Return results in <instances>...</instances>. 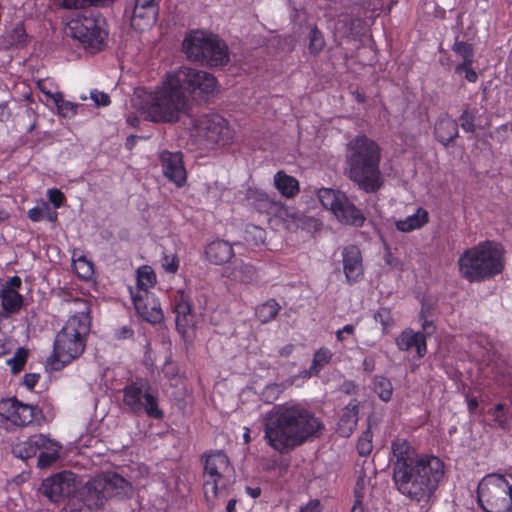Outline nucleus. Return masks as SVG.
Here are the masks:
<instances>
[{
	"mask_svg": "<svg viewBox=\"0 0 512 512\" xmlns=\"http://www.w3.org/2000/svg\"><path fill=\"white\" fill-rule=\"evenodd\" d=\"M84 349V338L61 329L54 341L53 356L62 365H66L78 358Z\"/></svg>",
	"mask_w": 512,
	"mask_h": 512,
	"instance_id": "f3484780",
	"label": "nucleus"
},
{
	"mask_svg": "<svg viewBox=\"0 0 512 512\" xmlns=\"http://www.w3.org/2000/svg\"><path fill=\"white\" fill-rule=\"evenodd\" d=\"M372 438H373L372 431H371L370 427H368L362 433V435L360 436L358 443H357V450L361 456H366V455L370 454V452L372 451V448H373Z\"/></svg>",
	"mask_w": 512,
	"mask_h": 512,
	"instance_id": "49530a36",
	"label": "nucleus"
},
{
	"mask_svg": "<svg viewBox=\"0 0 512 512\" xmlns=\"http://www.w3.org/2000/svg\"><path fill=\"white\" fill-rule=\"evenodd\" d=\"M39 378L40 375L38 373H26L23 377V383L28 389H33Z\"/></svg>",
	"mask_w": 512,
	"mask_h": 512,
	"instance_id": "4d7b16f0",
	"label": "nucleus"
},
{
	"mask_svg": "<svg viewBox=\"0 0 512 512\" xmlns=\"http://www.w3.org/2000/svg\"><path fill=\"white\" fill-rule=\"evenodd\" d=\"M264 439L279 453H287L317 437L324 424L299 404L274 406L264 417Z\"/></svg>",
	"mask_w": 512,
	"mask_h": 512,
	"instance_id": "f257e3e1",
	"label": "nucleus"
},
{
	"mask_svg": "<svg viewBox=\"0 0 512 512\" xmlns=\"http://www.w3.org/2000/svg\"><path fill=\"white\" fill-rule=\"evenodd\" d=\"M443 476V462L435 456H426L393 480L402 495L412 501L422 502L430 499Z\"/></svg>",
	"mask_w": 512,
	"mask_h": 512,
	"instance_id": "20e7f679",
	"label": "nucleus"
},
{
	"mask_svg": "<svg viewBox=\"0 0 512 512\" xmlns=\"http://www.w3.org/2000/svg\"><path fill=\"white\" fill-rule=\"evenodd\" d=\"M137 281L139 288L147 290L155 284L156 275L151 267L145 265L138 269Z\"/></svg>",
	"mask_w": 512,
	"mask_h": 512,
	"instance_id": "79ce46f5",
	"label": "nucleus"
},
{
	"mask_svg": "<svg viewBox=\"0 0 512 512\" xmlns=\"http://www.w3.org/2000/svg\"><path fill=\"white\" fill-rule=\"evenodd\" d=\"M186 57L210 68L226 66L230 61L229 48L218 35L196 30L185 37L182 43Z\"/></svg>",
	"mask_w": 512,
	"mask_h": 512,
	"instance_id": "423d86ee",
	"label": "nucleus"
},
{
	"mask_svg": "<svg viewBox=\"0 0 512 512\" xmlns=\"http://www.w3.org/2000/svg\"><path fill=\"white\" fill-rule=\"evenodd\" d=\"M133 336V330L128 327H122L116 332V337L118 339H127Z\"/></svg>",
	"mask_w": 512,
	"mask_h": 512,
	"instance_id": "0e129e2a",
	"label": "nucleus"
},
{
	"mask_svg": "<svg viewBox=\"0 0 512 512\" xmlns=\"http://www.w3.org/2000/svg\"><path fill=\"white\" fill-rule=\"evenodd\" d=\"M420 320L422 321V328L427 333L430 334L432 332L433 328V322L428 319V316H425V310L424 307L421 308L420 311Z\"/></svg>",
	"mask_w": 512,
	"mask_h": 512,
	"instance_id": "052dcab7",
	"label": "nucleus"
},
{
	"mask_svg": "<svg viewBox=\"0 0 512 512\" xmlns=\"http://www.w3.org/2000/svg\"><path fill=\"white\" fill-rule=\"evenodd\" d=\"M453 51L461 56L463 60L473 62L474 50L472 45L463 41H456L453 45Z\"/></svg>",
	"mask_w": 512,
	"mask_h": 512,
	"instance_id": "de8ad7c7",
	"label": "nucleus"
},
{
	"mask_svg": "<svg viewBox=\"0 0 512 512\" xmlns=\"http://www.w3.org/2000/svg\"><path fill=\"white\" fill-rule=\"evenodd\" d=\"M396 344L402 351H409L415 348L418 357H423L427 351L425 335L421 332H414L411 329L404 330L396 338Z\"/></svg>",
	"mask_w": 512,
	"mask_h": 512,
	"instance_id": "393cba45",
	"label": "nucleus"
},
{
	"mask_svg": "<svg viewBox=\"0 0 512 512\" xmlns=\"http://www.w3.org/2000/svg\"><path fill=\"white\" fill-rule=\"evenodd\" d=\"M74 269L81 278H89L93 273V265L85 258L80 257L74 261Z\"/></svg>",
	"mask_w": 512,
	"mask_h": 512,
	"instance_id": "09e8293b",
	"label": "nucleus"
},
{
	"mask_svg": "<svg viewBox=\"0 0 512 512\" xmlns=\"http://www.w3.org/2000/svg\"><path fill=\"white\" fill-rule=\"evenodd\" d=\"M457 263L463 278L469 282H480L502 272L503 250L495 242L484 241L465 250Z\"/></svg>",
	"mask_w": 512,
	"mask_h": 512,
	"instance_id": "39448f33",
	"label": "nucleus"
},
{
	"mask_svg": "<svg viewBox=\"0 0 512 512\" xmlns=\"http://www.w3.org/2000/svg\"><path fill=\"white\" fill-rule=\"evenodd\" d=\"M373 389L379 398L385 402L392 397L393 387L389 379L383 376H376L373 381Z\"/></svg>",
	"mask_w": 512,
	"mask_h": 512,
	"instance_id": "a19ab883",
	"label": "nucleus"
},
{
	"mask_svg": "<svg viewBox=\"0 0 512 512\" xmlns=\"http://www.w3.org/2000/svg\"><path fill=\"white\" fill-rule=\"evenodd\" d=\"M160 0H136L135 7H141L147 10H152L157 13V5Z\"/></svg>",
	"mask_w": 512,
	"mask_h": 512,
	"instance_id": "6e6d98bb",
	"label": "nucleus"
},
{
	"mask_svg": "<svg viewBox=\"0 0 512 512\" xmlns=\"http://www.w3.org/2000/svg\"><path fill=\"white\" fill-rule=\"evenodd\" d=\"M162 267L168 273H176L179 267V260L176 255H164L162 258Z\"/></svg>",
	"mask_w": 512,
	"mask_h": 512,
	"instance_id": "603ef678",
	"label": "nucleus"
},
{
	"mask_svg": "<svg viewBox=\"0 0 512 512\" xmlns=\"http://www.w3.org/2000/svg\"><path fill=\"white\" fill-rule=\"evenodd\" d=\"M156 14L157 13L153 12L151 9L147 10L140 6L134 7L131 17V26L136 30L143 31L155 23Z\"/></svg>",
	"mask_w": 512,
	"mask_h": 512,
	"instance_id": "72a5a7b5",
	"label": "nucleus"
},
{
	"mask_svg": "<svg viewBox=\"0 0 512 512\" xmlns=\"http://www.w3.org/2000/svg\"><path fill=\"white\" fill-rule=\"evenodd\" d=\"M325 46V41L322 32L314 27L309 35V50L312 54L320 53Z\"/></svg>",
	"mask_w": 512,
	"mask_h": 512,
	"instance_id": "a18cd8bd",
	"label": "nucleus"
},
{
	"mask_svg": "<svg viewBox=\"0 0 512 512\" xmlns=\"http://www.w3.org/2000/svg\"><path fill=\"white\" fill-rule=\"evenodd\" d=\"M197 137L206 147L225 145L234 137L227 120L219 114L202 115L193 124Z\"/></svg>",
	"mask_w": 512,
	"mask_h": 512,
	"instance_id": "f8f14e48",
	"label": "nucleus"
},
{
	"mask_svg": "<svg viewBox=\"0 0 512 512\" xmlns=\"http://www.w3.org/2000/svg\"><path fill=\"white\" fill-rule=\"evenodd\" d=\"M460 126L462 127V129L466 132H470V133H473L475 132V124H474V121H475V114L474 112L470 111L469 109H465L460 118Z\"/></svg>",
	"mask_w": 512,
	"mask_h": 512,
	"instance_id": "8fccbe9b",
	"label": "nucleus"
},
{
	"mask_svg": "<svg viewBox=\"0 0 512 512\" xmlns=\"http://www.w3.org/2000/svg\"><path fill=\"white\" fill-rule=\"evenodd\" d=\"M62 330L84 338L90 330V317L88 312H81L70 317Z\"/></svg>",
	"mask_w": 512,
	"mask_h": 512,
	"instance_id": "473e14b6",
	"label": "nucleus"
},
{
	"mask_svg": "<svg viewBox=\"0 0 512 512\" xmlns=\"http://www.w3.org/2000/svg\"><path fill=\"white\" fill-rule=\"evenodd\" d=\"M293 350H294V345L287 344L284 347H282L281 349H279L278 355L280 357H289L292 354Z\"/></svg>",
	"mask_w": 512,
	"mask_h": 512,
	"instance_id": "69168bd1",
	"label": "nucleus"
},
{
	"mask_svg": "<svg viewBox=\"0 0 512 512\" xmlns=\"http://www.w3.org/2000/svg\"><path fill=\"white\" fill-rule=\"evenodd\" d=\"M21 284H22L21 278L18 276H13L12 278H10L8 280V282L6 283V285H4V287L2 289H10L12 291H17V289H19L21 287Z\"/></svg>",
	"mask_w": 512,
	"mask_h": 512,
	"instance_id": "e2e57ef3",
	"label": "nucleus"
},
{
	"mask_svg": "<svg viewBox=\"0 0 512 512\" xmlns=\"http://www.w3.org/2000/svg\"><path fill=\"white\" fill-rule=\"evenodd\" d=\"M27 357L28 351L25 348L20 347L17 349L13 357L7 359L6 363L11 367V372L13 374H18L24 368Z\"/></svg>",
	"mask_w": 512,
	"mask_h": 512,
	"instance_id": "37998d69",
	"label": "nucleus"
},
{
	"mask_svg": "<svg viewBox=\"0 0 512 512\" xmlns=\"http://www.w3.org/2000/svg\"><path fill=\"white\" fill-rule=\"evenodd\" d=\"M205 255L212 264L223 265L233 257L234 252L227 241L215 240L206 246Z\"/></svg>",
	"mask_w": 512,
	"mask_h": 512,
	"instance_id": "bb28decb",
	"label": "nucleus"
},
{
	"mask_svg": "<svg viewBox=\"0 0 512 512\" xmlns=\"http://www.w3.org/2000/svg\"><path fill=\"white\" fill-rule=\"evenodd\" d=\"M333 353L330 349L326 347H322L318 349L314 355L312 364L309 369L306 371V376H317L320 371L330 363L332 359Z\"/></svg>",
	"mask_w": 512,
	"mask_h": 512,
	"instance_id": "f704fd0d",
	"label": "nucleus"
},
{
	"mask_svg": "<svg viewBox=\"0 0 512 512\" xmlns=\"http://www.w3.org/2000/svg\"><path fill=\"white\" fill-rule=\"evenodd\" d=\"M123 403L135 414L145 413L151 418L161 419L163 411L158 406L157 395L143 382H132L123 388Z\"/></svg>",
	"mask_w": 512,
	"mask_h": 512,
	"instance_id": "9b49d317",
	"label": "nucleus"
},
{
	"mask_svg": "<svg viewBox=\"0 0 512 512\" xmlns=\"http://www.w3.org/2000/svg\"><path fill=\"white\" fill-rule=\"evenodd\" d=\"M90 97L98 106H107L110 103L108 94L104 92L94 90L91 92Z\"/></svg>",
	"mask_w": 512,
	"mask_h": 512,
	"instance_id": "5fc2aeb1",
	"label": "nucleus"
},
{
	"mask_svg": "<svg viewBox=\"0 0 512 512\" xmlns=\"http://www.w3.org/2000/svg\"><path fill=\"white\" fill-rule=\"evenodd\" d=\"M173 306L177 332L186 343H191L194 339L196 316L192 312L189 297L183 291H177Z\"/></svg>",
	"mask_w": 512,
	"mask_h": 512,
	"instance_id": "dca6fc26",
	"label": "nucleus"
},
{
	"mask_svg": "<svg viewBox=\"0 0 512 512\" xmlns=\"http://www.w3.org/2000/svg\"><path fill=\"white\" fill-rule=\"evenodd\" d=\"M48 198L55 208H60L64 205L65 196L59 189H50L48 191Z\"/></svg>",
	"mask_w": 512,
	"mask_h": 512,
	"instance_id": "864d4df0",
	"label": "nucleus"
},
{
	"mask_svg": "<svg viewBox=\"0 0 512 512\" xmlns=\"http://www.w3.org/2000/svg\"><path fill=\"white\" fill-rule=\"evenodd\" d=\"M300 512H320L318 502H310L306 507L302 508Z\"/></svg>",
	"mask_w": 512,
	"mask_h": 512,
	"instance_id": "774afa93",
	"label": "nucleus"
},
{
	"mask_svg": "<svg viewBox=\"0 0 512 512\" xmlns=\"http://www.w3.org/2000/svg\"><path fill=\"white\" fill-rule=\"evenodd\" d=\"M374 319L379 322L383 330L388 329L392 325L391 312L388 308H381L374 314Z\"/></svg>",
	"mask_w": 512,
	"mask_h": 512,
	"instance_id": "3c124183",
	"label": "nucleus"
},
{
	"mask_svg": "<svg viewBox=\"0 0 512 512\" xmlns=\"http://www.w3.org/2000/svg\"><path fill=\"white\" fill-rule=\"evenodd\" d=\"M26 38V33L21 24L17 25L13 30V40L17 43H23Z\"/></svg>",
	"mask_w": 512,
	"mask_h": 512,
	"instance_id": "680f3d73",
	"label": "nucleus"
},
{
	"mask_svg": "<svg viewBox=\"0 0 512 512\" xmlns=\"http://www.w3.org/2000/svg\"><path fill=\"white\" fill-rule=\"evenodd\" d=\"M340 196L346 195L340 191H336L330 188H321L318 191L319 201L326 209L331 210L333 214H335L337 208L340 205V202H342Z\"/></svg>",
	"mask_w": 512,
	"mask_h": 512,
	"instance_id": "c9c22d12",
	"label": "nucleus"
},
{
	"mask_svg": "<svg viewBox=\"0 0 512 512\" xmlns=\"http://www.w3.org/2000/svg\"><path fill=\"white\" fill-rule=\"evenodd\" d=\"M276 189L286 198H292L299 192V183L296 178L278 171L274 176Z\"/></svg>",
	"mask_w": 512,
	"mask_h": 512,
	"instance_id": "2f4dec72",
	"label": "nucleus"
},
{
	"mask_svg": "<svg viewBox=\"0 0 512 512\" xmlns=\"http://www.w3.org/2000/svg\"><path fill=\"white\" fill-rule=\"evenodd\" d=\"M492 415L494 417V421L498 424L500 428H502L503 430L510 429V423L504 413H492Z\"/></svg>",
	"mask_w": 512,
	"mask_h": 512,
	"instance_id": "bf43d9fd",
	"label": "nucleus"
},
{
	"mask_svg": "<svg viewBox=\"0 0 512 512\" xmlns=\"http://www.w3.org/2000/svg\"><path fill=\"white\" fill-rule=\"evenodd\" d=\"M391 449L392 457L390 458V462L393 467V479L420 463L423 457L419 456L410 443L403 439L393 441Z\"/></svg>",
	"mask_w": 512,
	"mask_h": 512,
	"instance_id": "a211bd4d",
	"label": "nucleus"
},
{
	"mask_svg": "<svg viewBox=\"0 0 512 512\" xmlns=\"http://www.w3.org/2000/svg\"><path fill=\"white\" fill-rule=\"evenodd\" d=\"M170 75L173 83L186 94L213 95L217 91V80L207 71L183 66Z\"/></svg>",
	"mask_w": 512,
	"mask_h": 512,
	"instance_id": "ddd939ff",
	"label": "nucleus"
},
{
	"mask_svg": "<svg viewBox=\"0 0 512 512\" xmlns=\"http://www.w3.org/2000/svg\"><path fill=\"white\" fill-rule=\"evenodd\" d=\"M1 307L0 317H9L17 313L23 305V296L17 291L10 289H1Z\"/></svg>",
	"mask_w": 512,
	"mask_h": 512,
	"instance_id": "c756f323",
	"label": "nucleus"
},
{
	"mask_svg": "<svg viewBox=\"0 0 512 512\" xmlns=\"http://www.w3.org/2000/svg\"><path fill=\"white\" fill-rule=\"evenodd\" d=\"M359 402L351 400L343 409L338 421L337 432L342 437H349L355 430L358 422Z\"/></svg>",
	"mask_w": 512,
	"mask_h": 512,
	"instance_id": "b1692460",
	"label": "nucleus"
},
{
	"mask_svg": "<svg viewBox=\"0 0 512 512\" xmlns=\"http://www.w3.org/2000/svg\"><path fill=\"white\" fill-rule=\"evenodd\" d=\"M428 212L423 208H418L413 215L407 216L403 220L395 222L398 231L409 233L422 228L428 222Z\"/></svg>",
	"mask_w": 512,
	"mask_h": 512,
	"instance_id": "7c9ffc66",
	"label": "nucleus"
},
{
	"mask_svg": "<svg viewBox=\"0 0 512 512\" xmlns=\"http://www.w3.org/2000/svg\"><path fill=\"white\" fill-rule=\"evenodd\" d=\"M54 445V440L47 438L46 436L39 434L28 438L25 441L19 442L12 448V453L17 458L26 460L34 457L37 452H40L42 448H51Z\"/></svg>",
	"mask_w": 512,
	"mask_h": 512,
	"instance_id": "4be33fe9",
	"label": "nucleus"
},
{
	"mask_svg": "<svg viewBox=\"0 0 512 512\" xmlns=\"http://www.w3.org/2000/svg\"><path fill=\"white\" fill-rule=\"evenodd\" d=\"M77 489V475L71 471H61L45 478L39 492L51 502L58 503L70 497Z\"/></svg>",
	"mask_w": 512,
	"mask_h": 512,
	"instance_id": "4468645a",
	"label": "nucleus"
},
{
	"mask_svg": "<svg viewBox=\"0 0 512 512\" xmlns=\"http://www.w3.org/2000/svg\"><path fill=\"white\" fill-rule=\"evenodd\" d=\"M51 99L57 107V111L60 116L71 118L76 115L79 105L65 100L61 92H55V94H52Z\"/></svg>",
	"mask_w": 512,
	"mask_h": 512,
	"instance_id": "4c0bfd02",
	"label": "nucleus"
},
{
	"mask_svg": "<svg viewBox=\"0 0 512 512\" xmlns=\"http://www.w3.org/2000/svg\"><path fill=\"white\" fill-rule=\"evenodd\" d=\"M131 484L117 473H105L89 480L80 490V500L90 510L101 508L112 497L127 496Z\"/></svg>",
	"mask_w": 512,
	"mask_h": 512,
	"instance_id": "0eeeda50",
	"label": "nucleus"
},
{
	"mask_svg": "<svg viewBox=\"0 0 512 512\" xmlns=\"http://www.w3.org/2000/svg\"><path fill=\"white\" fill-rule=\"evenodd\" d=\"M142 109L146 118L155 123H176L191 109L189 96L175 85L168 75L163 84L146 95Z\"/></svg>",
	"mask_w": 512,
	"mask_h": 512,
	"instance_id": "7ed1b4c3",
	"label": "nucleus"
},
{
	"mask_svg": "<svg viewBox=\"0 0 512 512\" xmlns=\"http://www.w3.org/2000/svg\"><path fill=\"white\" fill-rule=\"evenodd\" d=\"M61 448L57 442L54 441V445L51 448H42L39 453L37 465L40 468H46L52 465L59 459V449Z\"/></svg>",
	"mask_w": 512,
	"mask_h": 512,
	"instance_id": "ea45409f",
	"label": "nucleus"
},
{
	"mask_svg": "<svg viewBox=\"0 0 512 512\" xmlns=\"http://www.w3.org/2000/svg\"><path fill=\"white\" fill-rule=\"evenodd\" d=\"M114 0H60V5L66 9H81L86 6L104 5Z\"/></svg>",
	"mask_w": 512,
	"mask_h": 512,
	"instance_id": "c03bdc74",
	"label": "nucleus"
},
{
	"mask_svg": "<svg viewBox=\"0 0 512 512\" xmlns=\"http://www.w3.org/2000/svg\"><path fill=\"white\" fill-rule=\"evenodd\" d=\"M160 163L165 177L174 182L178 187L186 183L187 174L183 164V155L180 151H163L160 154Z\"/></svg>",
	"mask_w": 512,
	"mask_h": 512,
	"instance_id": "6ab92c4d",
	"label": "nucleus"
},
{
	"mask_svg": "<svg viewBox=\"0 0 512 512\" xmlns=\"http://www.w3.org/2000/svg\"><path fill=\"white\" fill-rule=\"evenodd\" d=\"M340 198L342 199V202H340V205L334 215L339 221L346 225L361 227L365 221V216L361 210L358 209L347 196H340Z\"/></svg>",
	"mask_w": 512,
	"mask_h": 512,
	"instance_id": "5701e85b",
	"label": "nucleus"
},
{
	"mask_svg": "<svg viewBox=\"0 0 512 512\" xmlns=\"http://www.w3.org/2000/svg\"><path fill=\"white\" fill-rule=\"evenodd\" d=\"M44 218L50 222L56 221L57 213L55 211H51L50 208L45 205L44 206Z\"/></svg>",
	"mask_w": 512,
	"mask_h": 512,
	"instance_id": "338daca9",
	"label": "nucleus"
},
{
	"mask_svg": "<svg viewBox=\"0 0 512 512\" xmlns=\"http://www.w3.org/2000/svg\"><path fill=\"white\" fill-rule=\"evenodd\" d=\"M28 217L33 222H39L44 219V207H34L28 211Z\"/></svg>",
	"mask_w": 512,
	"mask_h": 512,
	"instance_id": "13d9d810",
	"label": "nucleus"
},
{
	"mask_svg": "<svg viewBox=\"0 0 512 512\" xmlns=\"http://www.w3.org/2000/svg\"><path fill=\"white\" fill-rule=\"evenodd\" d=\"M248 200L259 213L266 214L269 217L274 216L279 203L271 199L266 193L258 190L249 191Z\"/></svg>",
	"mask_w": 512,
	"mask_h": 512,
	"instance_id": "c85d7f7f",
	"label": "nucleus"
},
{
	"mask_svg": "<svg viewBox=\"0 0 512 512\" xmlns=\"http://www.w3.org/2000/svg\"><path fill=\"white\" fill-rule=\"evenodd\" d=\"M133 302L137 313L145 321L156 324L163 320L164 315L162 309L155 299H152L151 301L147 299L145 301L142 297L135 296L133 297Z\"/></svg>",
	"mask_w": 512,
	"mask_h": 512,
	"instance_id": "a878e982",
	"label": "nucleus"
},
{
	"mask_svg": "<svg viewBox=\"0 0 512 512\" xmlns=\"http://www.w3.org/2000/svg\"><path fill=\"white\" fill-rule=\"evenodd\" d=\"M273 217H276L286 223L288 229L300 228L303 230H317L318 226L320 225L318 220L315 218L305 216L293 208L282 205L280 202L278 203Z\"/></svg>",
	"mask_w": 512,
	"mask_h": 512,
	"instance_id": "aec40b11",
	"label": "nucleus"
},
{
	"mask_svg": "<svg viewBox=\"0 0 512 512\" xmlns=\"http://www.w3.org/2000/svg\"><path fill=\"white\" fill-rule=\"evenodd\" d=\"M434 133L436 139L447 146L458 137V123L450 117L440 118L435 124Z\"/></svg>",
	"mask_w": 512,
	"mask_h": 512,
	"instance_id": "cd10ccee",
	"label": "nucleus"
},
{
	"mask_svg": "<svg viewBox=\"0 0 512 512\" xmlns=\"http://www.w3.org/2000/svg\"><path fill=\"white\" fill-rule=\"evenodd\" d=\"M279 310L280 305L274 299H271L258 306L256 309V316L262 323H267L276 317Z\"/></svg>",
	"mask_w": 512,
	"mask_h": 512,
	"instance_id": "58836bf2",
	"label": "nucleus"
},
{
	"mask_svg": "<svg viewBox=\"0 0 512 512\" xmlns=\"http://www.w3.org/2000/svg\"><path fill=\"white\" fill-rule=\"evenodd\" d=\"M512 475L490 474L478 485V502L485 512H509Z\"/></svg>",
	"mask_w": 512,
	"mask_h": 512,
	"instance_id": "6e6552de",
	"label": "nucleus"
},
{
	"mask_svg": "<svg viewBox=\"0 0 512 512\" xmlns=\"http://www.w3.org/2000/svg\"><path fill=\"white\" fill-rule=\"evenodd\" d=\"M102 23L103 20L93 12L84 11L68 22L66 34L77 39L85 48L98 51L107 36Z\"/></svg>",
	"mask_w": 512,
	"mask_h": 512,
	"instance_id": "1a4fd4ad",
	"label": "nucleus"
},
{
	"mask_svg": "<svg viewBox=\"0 0 512 512\" xmlns=\"http://www.w3.org/2000/svg\"><path fill=\"white\" fill-rule=\"evenodd\" d=\"M0 416L14 425L26 426L31 423H40L42 411L37 406L24 404L16 398L0 400Z\"/></svg>",
	"mask_w": 512,
	"mask_h": 512,
	"instance_id": "2eb2a0df",
	"label": "nucleus"
},
{
	"mask_svg": "<svg viewBox=\"0 0 512 512\" xmlns=\"http://www.w3.org/2000/svg\"><path fill=\"white\" fill-rule=\"evenodd\" d=\"M234 469L228 457L220 451L209 454L204 464L203 489L207 499L216 497L232 481Z\"/></svg>",
	"mask_w": 512,
	"mask_h": 512,
	"instance_id": "9d476101",
	"label": "nucleus"
},
{
	"mask_svg": "<svg viewBox=\"0 0 512 512\" xmlns=\"http://www.w3.org/2000/svg\"><path fill=\"white\" fill-rule=\"evenodd\" d=\"M255 275L256 271L252 265L240 262L235 264L228 277L237 282L250 283L254 280Z\"/></svg>",
	"mask_w": 512,
	"mask_h": 512,
	"instance_id": "e433bc0d",
	"label": "nucleus"
},
{
	"mask_svg": "<svg viewBox=\"0 0 512 512\" xmlns=\"http://www.w3.org/2000/svg\"><path fill=\"white\" fill-rule=\"evenodd\" d=\"M343 271L349 283L362 279L364 268L360 249L356 245L345 246L342 250Z\"/></svg>",
	"mask_w": 512,
	"mask_h": 512,
	"instance_id": "412c9836",
	"label": "nucleus"
},
{
	"mask_svg": "<svg viewBox=\"0 0 512 512\" xmlns=\"http://www.w3.org/2000/svg\"><path fill=\"white\" fill-rule=\"evenodd\" d=\"M381 149L365 135L350 140L345 151V174L358 188L366 193H376L383 184L380 170Z\"/></svg>",
	"mask_w": 512,
	"mask_h": 512,
	"instance_id": "f03ea898",
	"label": "nucleus"
}]
</instances>
